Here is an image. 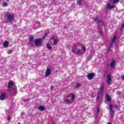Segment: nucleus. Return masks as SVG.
Listing matches in <instances>:
<instances>
[{"label": "nucleus", "instance_id": "25", "mask_svg": "<svg viewBox=\"0 0 124 124\" xmlns=\"http://www.w3.org/2000/svg\"><path fill=\"white\" fill-rule=\"evenodd\" d=\"M99 114V108L97 107V113H96V115L98 116Z\"/></svg>", "mask_w": 124, "mask_h": 124}, {"label": "nucleus", "instance_id": "19", "mask_svg": "<svg viewBox=\"0 0 124 124\" xmlns=\"http://www.w3.org/2000/svg\"><path fill=\"white\" fill-rule=\"evenodd\" d=\"M77 54H78L79 55H83V52H82L81 49H78L77 51Z\"/></svg>", "mask_w": 124, "mask_h": 124}, {"label": "nucleus", "instance_id": "27", "mask_svg": "<svg viewBox=\"0 0 124 124\" xmlns=\"http://www.w3.org/2000/svg\"><path fill=\"white\" fill-rule=\"evenodd\" d=\"M81 49L83 51L84 53H85V52H86V47L82 46Z\"/></svg>", "mask_w": 124, "mask_h": 124}, {"label": "nucleus", "instance_id": "37", "mask_svg": "<svg viewBox=\"0 0 124 124\" xmlns=\"http://www.w3.org/2000/svg\"><path fill=\"white\" fill-rule=\"evenodd\" d=\"M123 80H124V76H123L121 78Z\"/></svg>", "mask_w": 124, "mask_h": 124}, {"label": "nucleus", "instance_id": "14", "mask_svg": "<svg viewBox=\"0 0 124 124\" xmlns=\"http://www.w3.org/2000/svg\"><path fill=\"white\" fill-rule=\"evenodd\" d=\"M11 86H14V83H13V81H10L9 82V84L8 86L9 89H10L11 88Z\"/></svg>", "mask_w": 124, "mask_h": 124}, {"label": "nucleus", "instance_id": "29", "mask_svg": "<svg viewBox=\"0 0 124 124\" xmlns=\"http://www.w3.org/2000/svg\"><path fill=\"white\" fill-rule=\"evenodd\" d=\"M118 1H120V0H113V3H116V2H118Z\"/></svg>", "mask_w": 124, "mask_h": 124}, {"label": "nucleus", "instance_id": "18", "mask_svg": "<svg viewBox=\"0 0 124 124\" xmlns=\"http://www.w3.org/2000/svg\"><path fill=\"white\" fill-rule=\"evenodd\" d=\"M106 96H107V100H108V101H111V97H110V96H109L108 94H106Z\"/></svg>", "mask_w": 124, "mask_h": 124}, {"label": "nucleus", "instance_id": "1", "mask_svg": "<svg viewBox=\"0 0 124 124\" xmlns=\"http://www.w3.org/2000/svg\"><path fill=\"white\" fill-rule=\"evenodd\" d=\"M74 99H75V95L72 94L71 95L67 96V98L64 101L66 104H70L74 101Z\"/></svg>", "mask_w": 124, "mask_h": 124}, {"label": "nucleus", "instance_id": "8", "mask_svg": "<svg viewBox=\"0 0 124 124\" xmlns=\"http://www.w3.org/2000/svg\"><path fill=\"white\" fill-rule=\"evenodd\" d=\"M51 74V69L47 68L46 72V76L48 77Z\"/></svg>", "mask_w": 124, "mask_h": 124}, {"label": "nucleus", "instance_id": "2", "mask_svg": "<svg viewBox=\"0 0 124 124\" xmlns=\"http://www.w3.org/2000/svg\"><path fill=\"white\" fill-rule=\"evenodd\" d=\"M5 17L10 21V22H12L14 20V16L13 15L10 14L9 13H7L5 14Z\"/></svg>", "mask_w": 124, "mask_h": 124}, {"label": "nucleus", "instance_id": "11", "mask_svg": "<svg viewBox=\"0 0 124 124\" xmlns=\"http://www.w3.org/2000/svg\"><path fill=\"white\" fill-rule=\"evenodd\" d=\"M114 7V6L111 5L110 3H108L107 7V9H113Z\"/></svg>", "mask_w": 124, "mask_h": 124}, {"label": "nucleus", "instance_id": "12", "mask_svg": "<svg viewBox=\"0 0 124 124\" xmlns=\"http://www.w3.org/2000/svg\"><path fill=\"white\" fill-rule=\"evenodd\" d=\"M16 86H14V88H13V91L11 92V93L13 95H15V94H16Z\"/></svg>", "mask_w": 124, "mask_h": 124}, {"label": "nucleus", "instance_id": "26", "mask_svg": "<svg viewBox=\"0 0 124 124\" xmlns=\"http://www.w3.org/2000/svg\"><path fill=\"white\" fill-rule=\"evenodd\" d=\"M53 43H54V45H56V44H57V43H58V40H57V39L54 40Z\"/></svg>", "mask_w": 124, "mask_h": 124}, {"label": "nucleus", "instance_id": "10", "mask_svg": "<svg viewBox=\"0 0 124 124\" xmlns=\"http://www.w3.org/2000/svg\"><path fill=\"white\" fill-rule=\"evenodd\" d=\"M33 36H31L30 37V40H29V43L30 45H32V44L33 43Z\"/></svg>", "mask_w": 124, "mask_h": 124}, {"label": "nucleus", "instance_id": "34", "mask_svg": "<svg viewBox=\"0 0 124 124\" xmlns=\"http://www.w3.org/2000/svg\"><path fill=\"white\" fill-rule=\"evenodd\" d=\"M10 119H11L10 116H9V117H8V118H7V120H8V121H10Z\"/></svg>", "mask_w": 124, "mask_h": 124}, {"label": "nucleus", "instance_id": "9", "mask_svg": "<svg viewBox=\"0 0 124 124\" xmlns=\"http://www.w3.org/2000/svg\"><path fill=\"white\" fill-rule=\"evenodd\" d=\"M5 99V93H3L0 96V100H4Z\"/></svg>", "mask_w": 124, "mask_h": 124}, {"label": "nucleus", "instance_id": "21", "mask_svg": "<svg viewBox=\"0 0 124 124\" xmlns=\"http://www.w3.org/2000/svg\"><path fill=\"white\" fill-rule=\"evenodd\" d=\"M109 114L111 115V117H113V115H114V111L113 109H111L109 111Z\"/></svg>", "mask_w": 124, "mask_h": 124}, {"label": "nucleus", "instance_id": "23", "mask_svg": "<svg viewBox=\"0 0 124 124\" xmlns=\"http://www.w3.org/2000/svg\"><path fill=\"white\" fill-rule=\"evenodd\" d=\"M108 109L111 110H113V106H112V105H109V107H108Z\"/></svg>", "mask_w": 124, "mask_h": 124}, {"label": "nucleus", "instance_id": "39", "mask_svg": "<svg viewBox=\"0 0 124 124\" xmlns=\"http://www.w3.org/2000/svg\"><path fill=\"white\" fill-rule=\"evenodd\" d=\"M108 124H111V123L109 122L108 123Z\"/></svg>", "mask_w": 124, "mask_h": 124}, {"label": "nucleus", "instance_id": "17", "mask_svg": "<svg viewBox=\"0 0 124 124\" xmlns=\"http://www.w3.org/2000/svg\"><path fill=\"white\" fill-rule=\"evenodd\" d=\"M3 46L6 48L7 46H8V41H5L4 43L3 44Z\"/></svg>", "mask_w": 124, "mask_h": 124}, {"label": "nucleus", "instance_id": "32", "mask_svg": "<svg viewBox=\"0 0 124 124\" xmlns=\"http://www.w3.org/2000/svg\"><path fill=\"white\" fill-rule=\"evenodd\" d=\"M79 87H80V84L79 83H77L76 86V88H79Z\"/></svg>", "mask_w": 124, "mask_h": 124}, {"label": "nucleus", "instance_id": "3", "mask_svg": "<svg viewBox=\"0 0 124 124\" xmlns=\"http://www.w3.org/2000/svg\"><path fill=\"white\" fill-rule=\"evenodd\" d=\"M35 46H39L42 43V39H37L34 41Z\"/></svg>", "mask_w": 124, "mask_h": 124}, {"label": "nucleus", "instance_id": "33", "mask_svg": "<svg viewBox=\"0 0 124 124\" xmlns=\"http://www.w3.org/2000/svg\"><path fill=\"white\" fill-rule=\"evenodd\" d=\"M124 24L123 23V24H122V28L121 29V30H123V29H124Z\"/></svg>", "mask_w": 124, "mask_h": 124}, {"label": "nucleus", "instance_id": "16", "mask_svg": "<svg viewBox=\"0 0 124 124\" xmlns=\"http://www.w3.org/2000/svg\"><path fill=\"white\" fill-rule=\"evenodd\" d=\"M77 49V47L76 46V45H74L73 46V49L72 50V51L74 53V52H75V51H76V49Z\"/></svg>", "mask_w": 124, "mask_h": 124}, {"label": "nucleus", "instance_id": "15", "mask_svg": "<svg viewBox=\"0 0 124 124\" xmlns=\"http://www.w3.org/2000/svg\"><path fill=\"white\" fill-rule=\"evenodd\" d=\"M38 110H39L40 111H44V110H45V107L42 106H40L38 107Z\"/></svg>", "mask_w": 124, "mask_h": 124}, {"label": "nucleus", "instance_id": "35", "mask_svg": "<svg viewBox=\"0 0 124 124\" xmlns=\"http://www.w3.org/2000/svg\"><path fill=\"white\" fill-rule=\"evenodd\" d=\"M114 108H118L119 107H118V106H117V105H115L114 106Z\"/></svg>", "mask_w": 124, "mask_h": 124}, {"label": "nucleus", "instance_id": "36", "mask_svg": "<svg viewBox=\"0 0 124 124\" xmlns=\"http://www.w3.org/2000/svg\"><path fill=\"white\" fill-rule=\"evenodd\" d=\"M47 33H44V36H47Z\"/></svg>", "mask_w": 124, "mask_h": 124}, {"label": "nucleus", "instance_id": "22", "mask_svg": "<svg viewBox=\"0 0 124 124\" xmlns=\"http://www.w3.org/2000/svg\"><path fill=\"white\" fill-rule=\"evenodd\" d=\"M116 39H117V37L116 36H114L111 42H113V43L115 42Z\"/></svg>", "mask_w": 124, "mask_h": 124}, {"label": "nucleus", "instance_id": "6", "mask_svg": "<svg viewBox=\"0 0 124 124\" xmlns=\"http://www.w3.org/2000/svg\"><path fill=\"white\" fill-rule=\"evenodd\" d=\"M93 77H94V74H93V73H90L87 76V78L89 80H92Z\"/></svg>", "mask_w": 124, "mask_h": 124}, {"label": "nucleus", "instance_id": "24", "mask_svg": "<svg viewBox=\"0 0 124 124\" xmlns=\"http://www.w3.org/2000/svg\"><path fill=\"white\" fill-rule=\"evenodd\" d=\"M113 43H113L112 42H111L110 43L109 46V49L111 48H112V47H113Z\"/></svg>", "mask_w": 124, "mask_h": 124}, {"label": "nucleus", "instance_id": "31", "mask_svg": "<svg viewBox=\"0 0 124 124\" xmlns=\"http://www.w3.org/2000/svg\"><path fill=\"white\" fill-rule=\"evenodd\" d=\"M77 3L78 4H81V0H77Z\"/></svg>", "mask_w": 124, "mask_h": 124}, {"label": "nucleus", "instance_id": "13", "mask_svg": "<svg viewBox=\"0 0 124 124\" xmlns=\"http://www.w3.org/2000/svg\"><path fill=\"white\" fill-rule=\"evenodd\" d=\"M116 63V62L114 60H113L111 63H110V67H111L112 68H113V67H114V66H115V64Z\"/></svg>", "mask_w": 124, "mask_h": 124}, {"label": "nucleus", "instance_id": "20", "mask_svg": "<svg viewBox=\"0 0 124 124\" xmlns=\"http://www.w3.org/2000/svg\"><path fill=\"white\" fill-rule=\"evenodd\" d=\"M46 47L49 50H51V49H52V46H51V45H50V44H47L46 45Z\"/></svg>", "mask_w": 124, "mask_h": 124}, {"label": "nucleus", "instance_id": "4", "mask_svg": "<svg viewBox=\"0 0 124 124\" xmlns=\"http://www.w3.org/2000/svg\"><path fill=\"white\" fill-rule=\"evenodd\" d=\"M107 82L108 85H111V84L112 83V78L111 77V75H108L107 76Z\"/></svg>", "mask_w": 124, "mask_h": 124}, {"label": "nucleus", "instance_id": "5", "mask_svg": "<svg viewBox=\"0 0 124 124\" xmlns=\"http://www.w3.org/2000/svg\"><path fill=\"white\" fill-rule=\"evenodd\" d=\"M97 20H98V16H97L96 17H94V20L95 22H97L98 25H100V26H103V21L102 20L97 21Z\"/></svg>", "mask_w": 124, "mask_h": 124}, {"label": "nucleus", "instance_id": "7", "mask_svg": "<svg viewBox=\"0 0 124 124\" xmlns=\"http://www.w3.org/2000/svg\"><path fill=\"white\" fill-rule=\"evenodd\" d=\"M104 92V85H102L101 86V88L98 93L99 94H103Z\"/></svg>", "mask_w": 124, "mask_h": 124}, {"label": "nucleus", "instance_id": "30", "mask_svg": "<svg viewBox=\"0 0 124 124\" xmlns=\"http://www.w3.org/2000/svg\"><path fill=\"white\" fill-rule=\"evenodd\" d=\"M97 100L99 102H100V100H101V99H100V97L97 96Z\"/></svg>", "mask_w": 124, "mask_h": 124}, {"label": "nucleus", "instance_id": "38", "mask_svg": "<svg viewBox=\"0 0 124 124\" xmlns=\"http://www.w3.org/2000/svg\"><path fill=\"white\" fill-rule=\"evenodd\" d=\"M53 86H51V87H50V90H53Z\"/></svg>", "mask_w": 124, "mask_h": 124}, {"label": "nucleus", "instance_id": "40", "mask_svg": "<svg viewBox=\"0 0 124 124\" xmlns=\"http://www.w3.org/2000/svg\"><path fill=\"white\" fill-rule=\"evenodd\" d=\"M1 0H0V1Z\"/></svg>", "mask_w": 124, "mask_h": 124}, {"label": "nucleus", "instance_id": "28", "mask_svg": "<svg viewBox=\"0 0 124 124\" xmlns=\"http://www.w3.org/2000/svg\"><path fill=\"white\" fill-rule=\"evenodd\" d=\"M3 6H7L8 5V4H7V2H4L2 4Z\"/></svg>", "mask_w": 124, "mask_h": 124}]
</instances>
